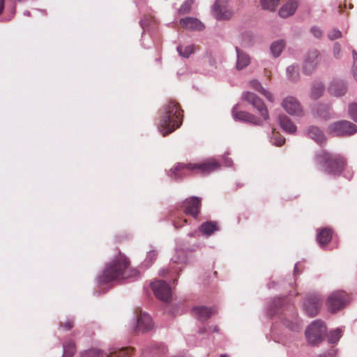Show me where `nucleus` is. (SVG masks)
Returning a JSON list of instances; mask_svg holds the SVG:
<instances>
[{"mask_svg":"<svg viewBox=\"0 0 357 357\" xmlns=\"http://www.w3.org/2000/svg\"><path fill=\"white\" fill-rule=\"evenodd\" d=\"M286 43L284 40H278L271 43L270 50L271 54L275 58L278 57L284 48L285 47Z\"/></svg>","mask_w":357,"mask_h":357,"instance_id":"bb28decb","label":"nucleus"},{"mask_svg":"<svg viewBox=\"0 0 357 357\" xmlns=\"http://www.w3.org/2000/svg\"><path fill=\"white\" fill-rule=\"evenodd\" d=\"M322 298L318 294H307L303 301V310L310 317L317 316L319 312Z\"/></svg>","mask_w":357,"mask_h":357,"instance_id":"9b49d317","label":"nucleus"},{"mask_svg":"<svg viewBox=\"0 0 357 357\" xmlns=\"http://www.w3.org/2000/svg\"><path fill=\"white\" fill-rule=\"evenodd\" d=\"M174 226L176 227V228H178L180 226H177L176 225V223H174Z\"/></svg>","mask_w":357,"mask_h":357,"instance_id":"69168bd1","label":"nucleus"},{"mask_svg":"<svg viewBox=\"0 0 357 357\" xmlns=\"http://www.w3.org/2000/svg\"><path fill=\"white\" fill-rule=\"evenodd\" d=\"M320 61V53L317 50H310L304 57L303 72L310 75L317 69Z\"/></svg>","mask_w":357,"mask_h":357,"instance_id":"ddd939ff","label":"nucleus"},{"mask_svg":"<svg viewBox=\"0 0 357 357\" xmlns=\"http://www.w3.org/2000/svg\"><path fill=\"white\" fill-rule=\"evenodd\" d=\"M130 351L128 348L109 349L105 352L98 348H90L79 354V357H129Z\"/></svg>","mask_w":357,"mask_h":357,"instance_id":"39448f33","label":"nucleus"},{"mask_svg":"<svg viewBox=\"0 0 357 357\" xmlns=\"http://www.w3.org/2000/svg\"><path fill=\"white\" fill-rule=\"evenodd\" d=\"M179 206L185 214L197 219L202 208V199L197 196L188 197L181 203Z\"/></svg>","mask_w":357,"mask_h":357,"instance_id":"9d476101","label":"nucleus"},{"mask_svg":"<svg viewBox=\"0 0 357 357\" xmlns=\"http://www.w3.org/2000/svg\"><path fill=\"white\" fill-rule=\"evenodd\" d=\"M294 271L296 272L297 271V264L295 265V267H294Z\"/></svg>","mask_w":357,"mask_h":357,"instance_id":"e2e57ef3","label":"nucleus"},{"mask_svg":"<svg viewBox=\"0 0 357 357\" xmlns=\"http://www.w3.org/2000/svg\"><path fill=\"white\" fill-rule=\"evenodd\" d=\"M181 25L188 30L201 31L204 28V24L195 17H185L180 20Z\"/></svg>","mask_w":357,"mask_h":357,"instance_id":"a211bd4d","label":"nucleus"},{"mask_svg":"<svg viewBox=\"0 0 357 357\" xmlns=\"http://www.w3.org/2000/svg\"><path fill=\"white\" fill-rule=\"evenodd\" d=\"M326 333V327L320 320L314 321L307 328L305 336L308 343L317 345L323 340V336Z\"/></svg>","mask_w":357,"mask_h":357,"instance_id":"0eeeda50","label":"nucleus"},{"mask_svg":"<svg viewBox=\"0 0 357 357\" xmlns=\"http://www.w3.org/2000/svg\"><path fill=\"white\" fill-rule=\"evenodd\" d=\"M15 12V7H12V8H11V13H12V15H11V17H9V18L6 19V20H8H8H10V18L14 15Z\"/></svg>","mask_w":357,"mask_h":357,"instance_id":"864d4df0","label":"nucleus"},{"mask_svg":"<svg viewBox=\"0 0 357 357\" xmlns=\"http://www.w3.org/2000/svg\"><path fill=\"white\" fill-rule=\"evenodd\" d=\"M183 122V110L178 103L170 100L164 107V113L158 125V129L166 136L178 128Z\"/></svg>","mask_w":357,"mask_h":357,"instance_id":"f03ea898","label":"nucleus"},{"mask_svg":"<svg viewBox=\"0 0 357 357\" xmlns=\"http://www.w3.org/2000/svg\"><path fill=\"white\" fill-rule=\"evenodd\" d=\"M238 107V104L235 105L231 110L232 116L236 121L248 123L254 126H263L264 123L261 119L248 112L237 110Z\"/></svg>","mask_w":357,"mask_h":357,"instance_id":"f8f14e48","label":"nucleus"},{"mask_svg":"<svg viewBox=\"0 0 357 357\" xmlns=\"http://www.w3.org/2000/svg\"><path fill=\"white\" fill-rule=\"evenodd\" d=\"M206 329L205 328H201V329L199 330V333H200L201 334L204 333H206Z\"/></svg>","mask_w":357,"mask_h":357,"instance_id":"4d7b16f0","label":"nucleus"},{"mask_svg":"<svg viewBox=\"0 0 357 357\" xmlns=\"http://www.w3.org/2000/svg\"><path fill=\"white\" fill-rule=\"evenodd\" d=\"M298 8V3L294 0H291L284 4L279 10L278 14L282 18H287L294 14Z\"/></svg>","mask_w":357,"mask_h":357,"instance_id":"aec40b11","label":"nucleus"},{"mask_svg":"<svg viewBox=\"0 0 357 357\" xmlns=\"http://www.w3.org/2000/svg\"><path fill=\"white\" fill-rule=\"evenodd\" d=\"M195 3V0H186L178 9L179 15H185L190 12L192 5Z\"/></svg>","mask_w":357,"mask_h":357,"instance_id":"58836bf2","label":"nucleus"},{"mask_svg":"<svg viewBox=\"0 0 357 357\" xmlns=\"http://www.w3.org/2000/svg\"><path fill=\"white\" fill-rule=\"evenodd\" d=\"M348 113L349 117L357 123V103H351L348 106Z\"/></svg>","mask_w":357,"mask_h":357,"instance_id":"a19ab883","label":"nucleus"},{"mask_svg":"<svg viewBox=\"0 0 357 357\" xmlns=\"http://www.w3.org/2000/svg\"><path fill=\"white\" fill-rule=\"evenodd\" d=\"M282 106L284 109L292 116H303V111L298 100L293 97L289 96L282 100Z\"/></svg>","mask_w":357,"mask_h":357,"instance_id":"2eb2a0df","label":"nucleus"},{"mask_svg":"<svg viewBox=\"0 0 357 357\" xmlns=\"http://www.w3.org/2000/svg\"><path fill=\"white\" fill-rule=\"evenodd\" d=\"M200 232L206 236L211 235L215 231L218 229V225L214 222H206L202 223L199 228Z\"/></svg>","mask_w":357,"mask_h":357,"instance_id":"cd10ccee","label":"nucleus"},{"mask_svg":"<svg viewBox=\"0 0 357 357\" xmlns=\"http://www.w3.org/2000/svg\"><path fill=\"white\" fill-rule=\"evenodd\" d=\"M278 302L279 303H280L282 301L280 299V298H277L274 301V302Z\"/></svg>","mask_w":357,"mask_h":357,"instance_id":"bf43d9fd","label":"nucleus"},{"mask_svg":"<svg viewBox=\"0 0 357 357\" xmlns=\"http://www.w3.org/2000/svg\"><path fill=\"white\" fill-rule=\"evenodd\" d=\"M168 349L164 345H155L149 347L143 353L144 357H148V354L153 356V357H159L160 355H165L167 353Z\"/></svg>","mask_w":357,"mask_h":357,"instance_id":"393cba45","label":"nucleus"},{"mask_svg":"<svg viewBox=\"0 0 357 357\" xmlns=\"http://www.w3.org/2000/svg\"><path fill=\"white\" fill-rule=\"evenodd\" d=\"M347 84L342 80H334L329 86L330 93L337 97L344 95L347 92Z\"/></svg>","mask_w":357,"mask_h":357,"instance_id":"6ab92c4d","label":"nucleus"},{"mask_svg":"<svg viewBox=\"0 0 357 357\" xmlns=\"http://www.w3.org/2000/svg\"><path fill=\"white\" fill-rule=\"evenodd\" d=\"M333 236V230L325 227L318 230L317 234V241L321 247L326 245L331 240Z\"/></svg>","mask_w":357,"mask_h":357,"instance_id":"412c9836","label":"nucleus"},{"mask_svg":"<svg viewBox=\"0 0 357 357\" xmlns=\"http://www.w3.org/2000/svg\"><path fill=\"white\" fill-rule=\"evenodd\" d=\"M213 332L214 333H218L219 332V328L218 326H215L213 328Z\"/></svg>","mask_w":357,"mask_h":357,"instance_id":"6e6d98bb","label":"nucleus"},{"mask_svg":"<svg viewBox=\"0 0 357 357\" xmlns=\"http://www.w3.org/2000/svg\"><path fill=\"white\" fill-rule=\"evenodd\" d=\"M250 84L252 89L259 92L261 95L264 96L268 100L271 102H273V97L272 93L265 89L257 79H253L250 81Z\"/></svg>","mask_w":357,"mask_h":357,"instance_id":"a878e982","label":"nucleus"},{"mask_svg":"<svg viewBox=\"0 0 357 357\" xmlns=\"http://www.w3.org/2000/svg\"><path fill=\"white\" fill-rule=\"evenodd\" d=\"M139 275L138 270L130 267L129 259L118 250L117 255L105 264L102 274L98 278V280L100 284H105L112 281L137 279Z\"/></svg>","mask_w":357,"mask_h":357,"instance_id":"f257e3e1","label":"nucleus"},{"mask_svg":"<svg viewBox=\"0 0 357 357\" xmlns=\"http://www.w3.org/2000/svg\"><path fill=\"white\" fill-rule=\"evenodd\" d=\"M342 337V331L339 328L331 331L327 335L328 341L330 344H335L339 341Z\"/></svg>","mask_w":357,"mask_h":357,"instance_id":"4c0bfd02","label":"nucleus"},{"mask_svg":"<svg viewBox=\"0 0 357 357\" xmlns=\"http://www.w3.org/2000/svg\"><path fill=\"white\" fill-rule=\"evenodd\" d=\"M307 135L320 145L326 142V137L324 132L317 126H310L307 130Z\"/></svg>","mask_w":357,"mask_h":357,"instance_id":"4be33fe9","label":"nucleus"},{"mask_svg":"<svg viewBox=\"0 0 357 357\" xmlns=\"http://www.w3.org/2000/svg\"><path fill=\"white\" fill-rule=\"evenodd\" d=\"M280 0H260L263 9L273 11L278 6Z\"/></svg>","mask_w":357,"mask_h":357,"instance_id":"e433bc0d","label":"nucleus"},{"mask_svg":"<svg viewBox=\"0 0 357 357\" xmlns=\"http://www.w3.org/2000/svg\"><path fill=\"white\" fill-rule=\"evenodd\" d=\"M337 354V349L332 347L328 351L319 356V357H335Z\"/></svg>","mask_w":357,"mask_h":357,"instance_id":"a18cd8bd","label":"nucleus"},{"mask_svg":"<svg viewBox=\"0 0 357 357\" xmlns=\"http://www.w3.org/2000/svg\"><path fill=\"white\" fill-rule=\"evenodd\" d=\"M193 250V249H188V252H192Z\"/></svg>","mask_w":357,"mask_h":357,"instance_id":"774afa93","label":"nucleus"},{"mask_svg":"<svg viewBox=\"0 0 357 357\" xmlns=\"http://www.w3.org/2000/svg\"><path fill=\"white\" fill-rule=\"evenodd\" d=\"M314 160L318 165L324 168L327 174L337 177L342 174L347 166V160L340 154H334L322 150L315 155Z\"/></svg>","mask_w":357,"mask_h":357,"instance_id":"20e7f679","label":"nucleus"},{"mask_svg":"<svg viewBox=\"0 0 357 357\" xmlns=\"http://www.w3.org/2000/svg\"><path fill=\"white\" fill-rule=\"evenodd\" d=\"M279 123L282 129L289 134H294L296 132V126L286 115L282 114L278 116Z\"/></svg>","mask_w":357,"mask_h":357,"instance_id":"b1692460","label":"nucleus"},{"mask_svg":"<svg viewBox=\"0 0 357 357\" xmlns=\"http://www.w3.org/2000/svg\"><path fill=\"white\" fill-rule=\"evenodd\" d=\"M139 24H140L141 26L142 27V29H144L145 25H146L144 20H140Z\"/></svg>","mask_w":357,"mask_h":357,"instance_id":"5fc2aeb1","label":"nucleus"},{"mask_svg":"<svg viewBox=\"0 0 357 357\" xmlns=\"http://www.w3.org/2000/svg\"><path fill=\"white\" fill-rule=\"evenodd\" d=\"M75 325V320L73 318H68L67 320L63 323L59 324V327L63 328L64 331H70Z\"/></svg>","mask_w":357,"mask_h":357,"instance_id":"79ce46f5","label":"nucleus"},{"mask_svg":"<svg viewBox=\"0 0 357 357\" xmlns=\"http://www.w3.org/2000/svg\"><path fill=\"white\" fill-rule=\"evenodd\" d=\"M220 357H227V356L226 354H222V355H220Z\"/></svg>","mask_w":357,"mask_h":357,"instance_id":"0e129e2a","label":"nucleus"},{"mask_svg":"<svg viewBox=\"0 0 357 357\" xmlns=\"http://www.w3.org/2000/svg\"><path fill=\"white\" fill-rule=\"evenodd\" d=\"M183 221L184 224H187V222H188L186 219H184Z\"/></svg>","mask_w":357,"mask_h":357,"instance_id":"338daca9","label":"nucleus"},{"mask_svg":"<svg viewBox=\"0 0 357 357\" xmlns=\"http://www.w3.org/2000/svg\"><path fill=\"white\" fill-rule=\"evenodd\" d=\"M177 51L180 56L184 58H188L195 52L194 45H188L183 47L178 45L177 47Z\"/></svg>","mask_w":357,"mask_h":357,"instance_id":"c9c22d12","label":"nucleus"},{"mask_svg":"<svg viewBox=\"0 0 357 357\" xmlns=\"http://www.w3.org/2000/svg\"><path fill=\"white\" fill-rule=\"evenodd\" d=\"M190 236H195V234L191 232L188 234Z\"/></svg>","mask_w":357,"mask_h":357,"instance_id":"680f3d73","label":"nucleus"},{"mask_svg":"<svg viewBox=\"0 0 357 357\" xmlns=\"http://www.w3.org/2000/svg\"><path fill=\"white\" fill-rule=\"evenodd\" d=\"M330 131L338 137L351 136L357 132V126L351 121L342 120L332 123Z\"/></svg>","mask_w":357,"mask_h":357,"instance_id":"6e6552de","label":"nucleus"},{"mask_svg":"<svg viewBox=\"0 0 357 357\" xmlns=\"http://www.w3.org/2000/svg\"><path fill=\"white\" fill-rule=\"evenodd\" d=\"M63 351L62 357H73L76 351L75 344L73 341H70L63 344Z\"/></svg>","mask_w":357,"mask_h":357,"instance_id":"2f4dec72","label":"nucleus"},{"mask_svg":"<svg viewBox=\"0 0 357 357\" xmlns=\"http://www.w3.org/2000/svg\"><path fill=\"white\" fill-rule=\"evenodd\" d=\"M252 40V35L250 32H244L242 33V40L243 43H246V40L251 42Z\"/></svg>","mask_w":357,"mask_h":357,"instance_id":"09e8293b","label":"nucleus"},{"mask_svg":"<svg viewBox=\"0 0 357 357\" xmlns=\"http://www.w3.org/2000/svg\"><path fill=\"white\" fill-rule=\"evenodd\" d=\"M341 52V46L339 43H336L333 47V53L335 56L340 54Z\"/></svg>","mask_w":357,"mask_h":357,"instance_id":"8fccbe9b","label":"nucleus"},{"mask_svg":"<svg viewBox=\"0 0 357 357\" xmlns=\"http://www.w3.org/2000/svg\"><path fill=\"white\" fill-rule=\"evenodd\" d=\"M287 74L289 79L293 82H296L300 79L298 67L296 65H291L287 68Z\"/></svg>","mask_w":357,"mask_h":357,"instance_id":"7c9ffc66","label":"nucleus"},{"mask_svg":"<svg viewBox=\"0 0 357 357\" xmlns=\"http://www.w3.org/2000/svg\"><path fill=\"white\" fill-rule=\"evenodd\" d=\"M158 257V253L155 250H151L148 252L146 259L142 263V266L147 268L151 266L153 263L155 261Z\"/></svg>","mask_w":357,"mask_h":357,"instance_id":"f704fd0d","label":"nucleus"},{"mask_svg":"<svg viewBox=\"0 0 357 357\" xmlns=\"http://www.w3.org/2000/svg\"><path fill=\"white\" fill-rule=\"evenodd\" d=\"M324 91V84L321 82H314L311 88L310 97L313 100H317L323 95Z\"/></svg>","mask_w":357,"mask_h":357,"instance_id":"c85d7f7f","label":"nucleus"},{"mask_svg":"<svg viewBox=\"0 0 357 357\" xmlns=\"http://www.w3.org/2000/svg\"><path fill=\"white\" fill-rule=\"evenodd\" d=\"M285 142V139L281 136L275 137L273 139V144L277 146H282Z\"/></svg>","mask_w":357,"mask_h":357,"instance_id":"de8ad7c7","label":"nucleus"},{"mask_svg":"<svg viewBox=\"0 0 357 357\" xmlns=\"http://www.w3.org/2000/svg\"><path fill=\"white\" fill-rule=\"evenodd\" d=\"M223 158L225 165L227 167H230L232 165V160L230 158H229L227 155L226 156L225 155H224Z\"/></svg>","mask_w":357,"mask_h":357,"instance_id":"603ef678","label":"nucleus"},{"mask_svg":"<svg viewBox=\"0 0 357 357\" xmlns=\"http://www.w3.org/2000/svg\"><path fill=\"white\" fill-rule=\"evenodd\" d=\"M330 40H333L342 37V32L338 29H334L328 34Z\"/></svg>","mask_w":357,"mask_h":357,"instance_id":"c03bdc74","label":"nucleus"},{"mask_svg":"<svg viewBox=\"0 0 357 357\" xmlns=\"http://www.w3.org/2000/svg\"><path fill=\"white\" fill-rule=\"evenodd\" d=\"M235 50L237 56L236 68L238 70H241L250 65V57L245 51L237 46L235 47Z\"/></svg>","mask_w":357,"mask_h":357,"instance_id":"f3484780","label":"nucleus"},{"mask_svg":"<svg viewBox=\"0 0 357 357\" xmlns=\"http://www.w3.org/2000/svg\"><path fill=\"white\" fill-rule=\"evenodd\" d=\"M211 13L219 21L229 20L234 15V11L229 8L227 0H215L211 8Z\"/></svg>","mask_w":357,"mask_h":357,"instance_id":"1a4fd4ad","label":"nucleus"},{"mask_svg":"<svg viewBox=\"0 0 357 357\" xmlns=\"http://www.w3.org/2000/svg\"><path fill=\"white\" fill-rule=\"evenodd\" d=\"M352 56H353V66H352V72L353 75L355 79L357 81V52L356 50H352Z\"/></svg>","mask_w":357,"mask_h":357,"instance_id":"37998d69","label":"nucleus"},{"mask_svg":"<svg viewBox=\"0 0 357 357\" xmlns=\"http://www.w3.org/2000/svg\"><path fill=\"white\" fill-rule=\"evenodd\" d=\"M310 31L313 36L317 38H320L322 36L321 30L317 26H312L310 29Z\"/></svg>","mask_w":357,"mask_h":357,"instance_id":"49530a36","label":"nucleus"},{"mask_svg":"<svg viewBox=\"0 0 357 357\" xmlns=\"http://www.w3.org/2000/svg\"><path fill=\"white\" fill-rule=\"evenodd\" d=\"M330 110L331 107L329 105H319L317 108V113L321 117L327 119L330 117Z\"/></svg>","mask_w":357,"mask_h":357,"instance_id":"ea45409f","label":"nucleus"},{"mask_svg":"<svg viewBox=\"0 0 357 357\" xmlns=\"http://www.w3.org/2000/svg\"><path fill=\"white\" fill-rule=\"evenodd\" d=\"M24 15H27V16H30L31 14H30V12L29 11H25L24 12Z\"/></svg>","mask_w":357,"mask_h":357,"instance_id":"052dcab7","label":"nucleus"},{"mask_svg":"<svg viewBox=\"0 0 357 357\" xmlns=\"http://www.w3.org/2000/svg\"><path fill=\"white\" fill-rule=\"evenodd\" d=\"M173 271L172 268L171 269H169V268H162L160 271V276H162V277H165L166 275L170 273L172 271Z\"/></svg>","mask_w":357,"mask_h":357,"instance_id":"3c124183","label":"nucleus"},{"mask_svg":"<svg viewBox=\"0 0 357 357\" xmlns=\"http://www.w3.org/2000/svg\"><path fill=\"white\" fill-rule=\"evenodd\" d=\"M192 312L196 318L201 321H206L213 313L211 308L205 306L195 307Z\"/></svg>","mask_w":357,"mask_h":357,"instance_id":"5701e85b","label":"nucleus"},{"mask_svg":"<svg viewBox=\"0 0 357 357\" xmlns=\"http://www.w3.org/2000/svg\"><path fill=\"white\" fill-rule=\"evenodd\" d=\"M3 3H4V0H1V12L3 10Z\"/></svg>","mask_w":357,"mask_h":357,"instance_id":"13d9d810","label":"nucleus"},{"mask_svg":"<svg viewBox=\"0 0 357 357\" xmlns=\"http://www.w3.org/2000/svg\"><path fill=\"white\" fill-rule=\"evenodd\" d=\"M151 287L155 297L164 302L169 301L172 291L169 285L163 280H158L151 284Z\"/></svg>","mask_w":357,"mask_h":357,"instance_id":"4468645a","label":"nucleus"},{"mask_svg":"<svg viewBox=\"0 0 357 357\" xmlns=\"http://www.w3.org/2000/svg\"><path fill=\"white\" fill-rule=\"evenodd\" d=\"M349 302V295L344 291H336L330 294L326 301L329 312L335 313L343 309Z\"/></svg>","mask_w":357,"mask_h":357,"instance_id":"423d86ee","label":"nucleus"},{"mask_svg":"<svg viewBox=\"0 0 357 357\" xmlns=\"http://www.w3.org/2000/svg\"><path fill=\"white\" fill-rule=\"evenodd\" d=\"M153 328V322L151 317L145 313L140 312L137 317V324L135 327V331L145 333Z\"/></svg>","mask_w":357,"mask_h":357,"instance_id":"dca6fc26","label":"nucleus"},{"mask_svg":"<svg viewBox=\"0 0 357 357\" xmlns=\"http://www.w3.org/2000/svg\"><path fill=\"white\" fill-rule=\"evenodd\" d=\"M242 99L248 102L253 107L255 105L259 104L260 102L262 101V100L255 93L250 91L244 92L242 95Z\"/></svg>","mask_w":357,"mask_h":357,"instance_id":"c756f323","label":"nucleus"},{"mask_svg":"<svg viewBox=\"0 0 357 357\" xmlns=\"http://www.w3.org/2000/svg\"><path fill=\"white\" fill-rule=\"evenodd\" d=\"M254 108L257 109L264 121L269 119V112L263 100L259 104L255 105Z\"/></svg>","mask_w":357,"mask_h":357,"instance_id":"72a5a7b5","label":"nucleus"},{"mask_svg":"<svg viewBox=\"0 0 357 357\" xmlns=\"http://www.w3.org/2000/svg\"><path fill=\"white\" fill-rule=\"evenodd\" d=\"M174 263L186 264L188 262V256L186 252L182 249H177L176 255L172 259Z\"/></svg>","mask_w":357,"mask_h":357,"instance_id":"473e14b6","label":"nucleus"},{"mask_svg":"<svg viewBox=\"0 0 357 357\" xmlns=\"http://www.w3.org/2000/svg\"><path fill=\"white\" fill-rule=\"evenodd\" d=\"M220 163L210 159L202 163H178L168 172V176L174 181L182 179L187 176L185 170L192 171L201 175H207L220 168Z\"/></svg>","mask_w":357,"mask_h":357,"instance_id":"7ed1b4c3","label":"nucleus"}]
</instances>
